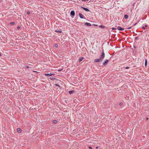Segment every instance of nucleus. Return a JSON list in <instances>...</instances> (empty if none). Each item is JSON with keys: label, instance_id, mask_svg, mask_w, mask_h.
Returning <instances> with one entry per match:
<instances>
[{"label": "nucleus", "instance_id": "obj_20", "mask_svg": "<svg viewBox=\"0 0 149 149\" xmlns=\"http://www.w3.org/2000/svg\"><path fill=\"white\" fill-rule=\"evenodd\" d=\"M27 14H28V15H29L30 14V12L29 11H28L27 12Z\"/></svg>", "mask_w": 149, "mask_h": 149}, {"label": "nucleus", "instance_id": "obj_24", "mask_svg": "<svg viewBox=\"0 0 149 149\" xmlns=\"http://www.w3.org/2000/svg\"><path fill=\"white\" fill-rule=\"evenodd\" d=\"M132 27H129L128 28H127V29H130Z\"/></svg>", "mask_w": 149, "mask_h": 149}, {"label": "nucleus", "instance_id": "obj_15", "mask_svg": "<svg viewBox=\"0 0 149 149\" xmlns=\"http://www.w3.org/2000/svg\"><path fill=\"white\" fill-rule=\"evenodd\" d=\"M147 60L146 59L145 60V65L146 66L147 65Z\"/></svg>", "mask_w": 149, "mask_h": 149}, {"label": "nucleus", "instance_id": "obj_26", "mask_svg": "<svg viewBox=\"0 0 149 149\" xmlns=\"http://www.w3.org/2000/svg\"><path fill=\"white\" fill-rule=\"evenodd\" d=\"M50 79H51V80H53V79H54V78H52V77H50Z\"/></svg>", "mask_w": 149, "mask_h": 149}, {"label": "nucleus", "instance_id": "obj_19", "mask_svg": "<svg viewBox=\"0 0 149 149\" xmlns=\"http://www.w3.org/2000/svg\"><path fill=\"white\" fill-rule=\"evenodd\" d=\"M54 47H58V45L57 44H55L54 45Z\"/></svg>", "mask_w": 149, "mask_h": 149}, {"label": "nucleus", "instance_id": "obj_6", "mask_svg": "<svg viewBox=\"0 0 149 149\" xmlns=\"http://www.w3.org/2000/svg\"><path fill=\"white\" fill-rule=\"evenodd\" d=\"M79 16L80 17L81 19H83L84 18V16L80 13L79 14Z\"/></svg>", "mask_w": 149, "mask_h": 149}, {"label": "nucleus", "instance_id": "obj_34", "mask_svg": "<svg viewBox=\"0 0 149 149\" xmlns=\"http://www.w3.org/2000/svg\"><path fill=\"white\" fill-rule=\"evenodd\" d=\"M56 85V86H58L59 87H60V86H59V85H57V84Z\"/></svg>", "mask_w": 149, "mask_h": 149}, {"label": "nucleus", "instance_id": "obj_30", "mask_svg": "<svg viewBox=\"0 0 149 149\" xmlns=\"http://www.w3.org/2000/svg\"><path fill=\"white\" fill-rule=\"evenodd\" d=\"M89 148H90V149H92V148H91V146H89Z\"/></svg>", "mask_w": 149, "mask_h": 149}, {"label": "nucleus", "instance_id": "obj_35", "mask_svg": "<svg viewBox=\"0 0 149 149\" xmlns=\"http://www.w3.org/2000/svg\"><path fill=\"white\" fill-rule=\"evenodd\" d=\"M86 0V1H89V0Z\"/></svg>", "mask_w": 149, "mask_h": 149}, {"label": "nucleus", "instance_id": "obj_27", "mask_svg": "<svg viewBox=\"0 0 149 149\" xmlns=\"http://www.w3.org/2000/svg\"><path fill=\"white\" fill-rule=\"evenodd\" d=\"M26 67L27 68H29V66H26Z\"/></svg>", "mask_w": 149, "mask_h": 149}, {"label": "nucleus", "instance_id": "obj_9", "mask_svg": "<svg viewBox=\"0 0 149 149\" xmlns=\"http://www.w3.org/2000/svg\"><path fill=\"white\" fill-rule=\"evenodd\" d=\"M17 132H19V133H20L22 131V130L20 128H18L17 129Z\"/></svg>", "mask_w": 149, "mask_h": 149}, {"label": "nucleus", "instance_id": "obj_10", "mask_svg": "<svg viewBox=\"0 0 149 149\" xmlns=\"http://www.w3.org/2000/svg\"><path fill=\"white\" fill-rule=\"evenodd\" d=\"M84 59V58L83 57L80 58L79 59V62H80L82 61Z\"/></svg>", "mask_w": 149, "mask_h": 149}, {"label": "nucleus", "instance_id": "obj_33", "mask_svg": "<svg viewBox=\"0 0 149 149\" xmlns=\"http://www.w3.org/2000/svg\"><path fill=\"white\" fill-rule=\"evenodd\" d=\"M148 118H146V120H148Z\"/></svg>", "mask_w": 149, "mask_h": 149}, {"label": "nucleus", "instance_id": "obj_29", "mask_svg": "<svg viewBox=\"0 0 149 149\" xmlns=\"http://www.w3.org/2000/svg\"><path fill=\"white\" fill-rule=\"evenodd\" d=\"M129 68V67H127L125 68L126 69H127Z\"/></svg>", "mask_w": 149, "mask_h": 149}, {"label": "nucleus", "instance_id": "obj_21", "mask_svg": "<svg viewBox=\"0 0 149 149\" xmlns=\"http://www.w3.org/2000/svg\"><path fill=\"white\" fill-rule=\"evenodd\" d=\"M122 103H121V102H120V103H119V105L120 106H121L122 105Z\"/></svg>", "mask_w": 149, "mask_h": 149}, {"label": "nucleus", "instance_id": "obj_5", "mask_svg": "<svg viewBox=\"0 0 149 149\" xmlns=\"http://www.w3.org/2000/svg\"><path fill=\"white\" fill-rule=\"evenodd\" d=\"M71 15L74 16L75 15V12L74 11L72 10L70 12Z\"/></svg>", "mask_w": 149, "mask_h": 149}, {"label": "nucleus", "instance_id": "obj_14", "mask_svg": "<svg viewBox=\"0 0 149 149\" xmlns=\"http://www.w3.org/2000/svg\"><path fill=\"white\" fill-rule=\"evenodd\" d=\"M74 92V91H69V93L70 94H72Z\"/></svg>", "mask_w": 149, "mask_h": 149}, {"label": "nucleus", "instance_id": "obj_3", "mask_svg": "<svg viewBox=\"0 0 149 149\" xmlns=\"http://www.w3.org/2000/svg\"><path fill=\"white\" fill-rule=\"evenodd\" d=\"M81 7L84 10L87 12H89L90 11L87 8H86L82 6H81Z\"/></svg>", "mask_w": 149, "mask_h": 149}, {"label": "nucleus", "instance_id": "obj_22", "mask_svg": "<svg viewBox=\"0 0 149 149\" xmlns=\"http://www.w3.org/2000/svg\"><path fill=\"white\" fill-rule=\"evenodd\" d=\"M112 29L113 30H116V28H112Z\"/></svg>", "mask_w": 149, "mask_h": 149}, {"label": "nucleus", "instance_id": "obj_17", "mask_svg": "<svg viewBox=\"0 0 149 149\" xmlns=\"http://www.w3.org/2000/svg\"><path fill=\"white\" fill-rule=\"evenodd\" d=\"M10 24L11 25H14L15 24V22H10Z\"/></svg>", "mask_w": 149, "mask_h": 149}, {"label": "nucleus", "instance_id": "obj_16", "mask_svg": "<svg viewBox=\"0 0 149 149\" xmlns=\"http://www.w3.org/2000/svg\"><path fill=\"white\" fill-rule=\"evenodd\" d=\"M99 27L100 28H103V29L104 28V27H105L104 26H102V25H100L99 26Z\"/></svg>", "mask_w": 149, "mask_h": 149}, {"label": "nucleus", "instance_id": "obj_38", "mask_svg": "<svg viewBox=\"0 0 149 149\" xmlns=\"http://www.w3.org/2000/svg\"><path fill=\"white\" fill-rule=\"evenodd\" d=\"M61 70H59V71H61Z\"/></svg>", "mask_w": 149, "mask_h": 149}, {"label": "nucleus", "instance_id": "obj_2", "mask_svg": "<svg viewBox=\"0 0 149 149\" xmlns=\"http://www.w3.org/2000/svg\"><path fill=\"white\" fill-rule=\"evenodd\" d=\"M108 60H105V61H104V62L103 63V64L104 65H106L108 63Z\"/></svg>", "mask_w": 149, "mask_h": 149}, {"label": "nucleus", "instance_id": "obj_23", "mask_svg": "<svg viewBox=\"0 0 149 149\" xmlns=\"http://www.w3.org/2000/svg\"><path fill=\"white\" fill-rule=\"evenodd\" d=\"M17 29H20V27L19 26H18L17 27Z\"/></svg>", "mask_w": 149, "mask_h": 149}, {"label": "nucleus", "instance_id": "obj_32", "mask_svg": "<svg viewBox=\"0 0 149 149\" xmlns=\"http://www.w3.org/2000/svg\"><path fill=\"white\" fill-rule=\"evenodd\" d=\"M81 1H86V0H81Z\"/></svg>", "mask_w": 149, "mask_h": 149}, {"label": "nucleus", "instance_id": "obj_13", "mask_svg": "<svg viewBox=\"0 0 149 149\" xmlns=\"http://www.w3.org/2000/svg\"><path fill=\"white\" fill-rule=\"evenodd\" d=\"M55 32H58L59 33H61L62 32V31H58V30H56L55 31Z\"/></svg>", "mask_w": 149, "mask_h": 149}, {"label": "nucleus", "instance_id": "obj_1", "mask_svg": "<svg viewBox=\"0 0 149 149\" xmlns=\"http://www.w3.org/2000/svg\"><path fill=\"white\" fill-rule=\"evenodd\" d=\"M104 57L105 54L104 51H103L102 53L100 56V58L95 59L94 60V62H98L100 61H102L104 58Z\"/></svg>", "mask_w": 149, "mask_h": 149}, {"label": "nucleus", "instance_id": "obj_28", "mask_svg": "<svg viewBox=\"0 0 149 149\" xmlns=\"http://www.w3.org/2000/svg\"><path fill=\"white\" fill-rule=\"evenodd\" d=\"M136 24H137V23H135V24H134V26H135V25H136Z\"/></svg>", "mask_w": 149, "mask_h": 149}, {"label": "nucleus", "instance_id": "obj_31", "mask_svg": "<svg viewBox=\"0 0 149 149\" xmlns=\"http://www.w3.org/2000/svg\"><path fill=\"white\" fill-rule=\"evenodd\" d=\"M135 38L136 39H138L137 37H135Z\"/></svg>", "mask_w": 149, "mask_h": 149}, {"label": "nucleus", "instance_id": "obj_25", "mask_svg": "<svg viewBox=\"0 0 149 149\" xmlns=\"http://www.w3.org/2000/svg\"><path fill=\"white\" fill-rule=\"evenodd\" d=\"M93 25L94 26H97V25H96V24H93Z\"/></svg>", "mask_w": 149, "mask_h": 149}, {"label": "nucleus", "instance_id": "obj_8", "mask_svg": "<svg viewBox=\"0 0 149 149\" xmlns=\"http://www.w3.org/2000/svg\"><path fill=\"white\" fill-rule=\"evenodd\" d=\"M53 74H45V75L46 76H49V77L51 76Z\"/></svg>", "mask_w": 149, "mask_h": 149}, {"label": "nucleus", "instance_id": "obj_18", "mask_svg": "<svg viewBox=\"0 0 149 149\" xmlns=\"http://www.w3.org/2000/svg\"><path fill=\"white\" fill-rule=\"evenodd\" d=\"M53 123H57V121L56 120H54L53 121Z\"/></svg>", "mask_w": 149, "mask_h": 149}, {"label": "nucleus", "instance_id": "obj_4", "mask_svg": "<svg viewBox=\"0 0 149 149\" xmlns=\"http://www.w3.org/2000/svg\"><path fill=\"white\" fill-rule=\"evenodd\" d=\"M117 29L120 31H123L124 30V29L123 28H122L119 26H118L117 27Z\"/></svg>", "mask_w": 149, "mask_h": 149}, {"label": "nucleus", "instance_id": "obj_11", "mask_svg": "<svg viewBox=\"0 0 149 149\" xmlns=\"http://www.w3.org/2000/svg\"><path fill=\"white\" fill-rule=\"evenodd\" d=\"M148 26V25L146 24L145 25V26H142V28L143 29H145V27H147Z\"/></svg>", "mask_w": 149, "mask_h": 149}, {"label": "nucleus", "instance_id": "obj_36", "mask_svg": "<svg viewBox=\"0 0 149 149\" xmlns=\"http://www.w3.org/2000/svg\"><path fill=\"white\" fill-rule=\"evenodd\" d=\"M1 56V54L0 53V56Z\"/></svg>", "mask_w": 149, "mask_h": 149}, {"label": "nucleus", "instance_id": "obj_37", "mask_svg": "<svg viewBox=\"0 0 149 149\" xmlns=\"http://www.w3.org/2000/svg\"><path fill=\"white\" fill-rule=\"evenodd\" d=\"M96 148H98V147H96Z\"/></svg>", "mask_w": 149, "mask_h": 149}, {"label": "nucleus", "instance_id": "obj_12", "mask_svg": "<svg viewBox=\"0 0 149 149\" xmlns=\"http://www.w3.org/2000/svg\"><path fill=\"white\" fill-rule=\"evenodd\" d=\"M128 16L127 15H124V18L125 19H127L128 18Z\"/></svg>", "mask_w": 149, "mask_h": 149}, {"label": "nucleus", "instance_id": "obj_7", "mask_svg": "<svg viewBox=\"0 0 149 149\" xmlns=\"http://www.w3.org/2000/svg\"><path fill=\"white\" fill-rule=\"evenodd\" d=\"M85 25L86 26H91V24L88 23H87V22H86L85 24Z\"/></svg>", "mask_w": 149, "mask_h": 149}]
</instances>
